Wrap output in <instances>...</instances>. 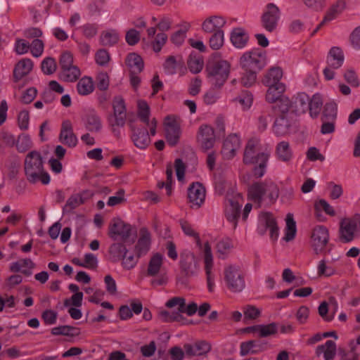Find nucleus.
I'll use <instances>...</instances> for the list:
<instances>
[{"label": "nucleus", "mask_w": 360, "mask_h": 360, "mask_svg": "<svg viewBox=\"0 0 360 360\" xmlns=\"http://www.w3.org/2000/svg\"><path fill=\"white\" fill-rule=\"evenodd\" d=\"M283 70L280 67L271 68L265 75L262 83L264 85H272L277 84H283L280 82L283 77Z\"/></svg>", "instance_id": "nucleus-33"}, {"label": "nucleus", "mask_w": 360, "mask_h": 360, "mask_svg": "<svg viewBox=\"0 0 360 360\" xmlns=\"http://www.w3.org/2000/svg\"><path fill=\"white\" fill-rule=\"evenodd\" d=\"M259 140L257 139H250L245 148L243 154V162L245 165H250L254 162V158L256 157V152L259 150Z\"/></svg>", "instance_id": "nucleus-31"}, {"label": "nucleus", "mask_w": 360, "mask_h": 360, "mask_svg": "<svg viewBox=\"0 0 360 360\" xmlns=\"http://www.w3.org/2000/svg\"><path fill=\"white\" fill-rule=\"evenodd\" d=\"M84 202V200L82 199V195L79 194L72 195L68 199L63 207V212H70Z\"/></svg>", "instance_id": "nucleus-53"}, {"label": "nucleus", "mask_w": 360, "mask_h": 360, "mask_svg": "<svg viewBox=\"0 0 360 360\" xmlns=\"http://www.w3.org/2000/svg\"><path fill=\"white\" fill-rule=\"evenodd\" d=\"M196 141L198 146L204 152L212 148L216 142V136L213 127L208 124L200 125L196 134Z\"/></svg>", "instance_id": "nucleus-14"}, {"label": "nucleus", "mask_w": 360, "mask_h": 360, "mask_svg": "<svg viewBox=\"0 0 360 360\" xmlns=\"http://www.w3.org/2000/svg\"><path fill=\"white\" fill-rule=\"evenodd\" d=\"M188 197L192 207L199 208L205 199V189L198 182L193 183L188 189Z\"/></svg>", "instance_id": "nucleus-21"}, {"label": "nucleus", "mask_w": 360, "mask_h": 360, "mask_svg": "<svg viewBox=\"0 0 360 360\" xmlns=\"http://www.w3.org/2000/svg\"><path fill=\"white\" fill-rule=\"evenodd\" d=\"M323 98L320 94H315L309 98L308 110L312 118H316L322 108Z\"/></svg>", "instance_id": "nucleus-37"}, {"label": "nucleus", "mask_w": 360, "mask_h": 360, "mask_svg": "<svg viewBox=\"0 0 360 360\" xmlns=\"http://www.w3.org/2000/svg\"><path fill=\"white\" fill-rule=\"evenodd\" d=\"M77 89L79 94L85 96L94 91L93 81L91 77H82L77 84Z\"/></svg>", "instance_id": "nucleus-47"}, {"label": "nucleus", "mask_w": 360, "mask_h": 360, "mask_svg": "<svg viewBox=\"0 0 360 360\" xmlns=\"http://www.w3.org/2000/svg\"><path fill=\"white\" fill-rule=\"evenodd\" d=\"M112 112L107 116V122L112 132L117 137L120 136L119 128L125 125L127 120V108L122 96H115L112 101Z\"/></svg>", "instance_id": "nucleus-3"}, {"label": "nucleus", "mask_w": 360, "mask_h": 360, "mask_svg": "<svg viewBox=\"0 0 360 360\" xmlns=\"http://www.w3.org/2000/svg\"><path fill=\"white\" fill-rule=\"evenodd\" d=\"M279 196V188L271 179L253 183L248 188V198L260 204L264 201L274 203Z\"/></svg>", "instance_id": "nucleus-2"}, {"label": "nucleus", "mask_w": 360, "mask_h": 360, "mask_svg": "<svg viewBox=\"0 0 360 360\" xmlns=\"http://www.w3.org/2000/svg\"><path fill=\"white\" fill-rule=\"evenodd\" d=\"M242 207V197L237 194L232 198L227 197L225 201L224 214L227 220L233 224V228L237 226L238 218Z\"/></svg>", "instance_id": "nucleus-16"}, {"label": "nucleus", "mask_w": 360, "mask_h": 360, "mask_svg": "<svg viewBox=\"0 0 360 360\" xmlns=\"http://www.w3.org/2000/svg\"><path fill=\"white\" fill-rule=\"evenodd\" d=\"M278 332V326L275 323H271L267 325H260L259 338H266L268 336L274 335Z\"/></svg>", "instance_id": "nucleus-58"}, {"label": "nucleus", "mask_w": 360, "mask_h": 360, "mask_svg": "<svg viewBox=\"0 0 360 360\" xmlns=\"http://www.w3.org/2000/svg\"><path fill=\"white\" fill-rule=\"evenodd\" d=\"M309 97L304 93H300L295 98V111L298 114L305 113L308 110Z\"/></svg>", "instance_id": "nucleus-45"}, {"label": "nucleus", "mask_w": 360, "mask_h": 360, "mask_svg": "<svg viewBox=\"0 0 360 360\" xmlns=\"http://www.w3.org/2000/svg\"><path fill=\"white\" fill-rule=\"evenodd\" d=\"M345 4L343 1H338L333 4L327 11L322 23H327L335 19L344 10Z\"/></svg>", "instance_id": "nucleus-36"}, {"label": "nucleus", "mask_w": 360, "mask_h": 360, "mask_svg": "<svg viewBox=\"0 0 360 360\" xmlns=\"http://www.w3.org/2000/svg\"><path fill=\"white\" fill-rule=\"evenodd\" d=\"M163 262V255L160 253L154 254L148 264V274L150 276L157 275L162 267Z\"/></svg>", "instance_id": "nucleus-42"}, {"label": "nucleus", "mask_w": 360, "mask_h": 360, "mask_svg": "<svg viewBox=\"0 0 360 360\" xmlns=\"http://www.w3.org/2000/svg\"><path fill=\"white\" fill-rule=\"evenodd\" d=\"M200 259L193 252L184 250L180 254L179 266L182 274L186 277L198 275L200 269Z\"/></svg>", "instance_id": "nucleus-9"}, {"label": "nucleus", "mask_w": 360, "mask_h": 360, "mask_svg": "<svg viewBox=\"0 0 360 360\" xmlns=\"http://www.w3.org/2000/svg\"><path fill=\"white\" fill-rule=\"evenodd\" d=\"M77 330L75 327L65 325L53 328L51 333L54 335H77V333H75Z\"/></svg>", "instance_id": "nucleus-57"}, {"label": "nucleus", "mask_w": 360, "mask_h": 360, "mask_svg": "<svg viewBox=\"0 0 360 360\" xmlns=\"http://www.w3.org/2000/svg\"><path fill=\"white\" fill-rule=\"evenodd\" d=\"M267 230L269 231L271 239L276 240L279 233L276 221L271 213L263 212L259 216L257 231L259 234L264 235Z\"/></svg>", "instance_id": "nucleus-12"}, {"label": "nucleus", "mask_w": 360, "mask_h": 360, "mask_svg": "<svg viewBox=\"0 0 360 360\" xmlns=\"http://www.w3.org/2000/svg\"><path fill=\"white\" fill-rule=\"evenodd\" d=\"M35 266L34 263L32 261V259L29 258L21 259L15 262H13L11 264L10 270L12 272L17 273L21 271L25 275L29 276L31 274V272L28 270H22L23 267H27L29 269H34Z\"/></svg>", "instance_id": "nucleus-38"}, {"label": "nucleus", "mask_w": 360, "mask_h": 360, "mask_svg": "<svg viewBox=\"0 0 360 360\" xmlns=\"http://www.w3.org/2000/svg\"><path fill=\"white\" fill-rule=\"evenodd\" d=\"M203 253L204 270L206 276L207 288L209 292H212L215 287L214 264L211 246L208 242L204 244Z\"/></svg>", "instance_id": "nucleus-11"}, {"label": "nucleus", "mask_w": 360, "mask_h": 360, "mask_svg": "<svg viewBox=\"0 0 360 360\" xmlns=\"http://www.w3.org/2000/svg\"><path fill=\"white\" fill-rule=\"evenodd\" d=\"M223 275L225 285L230 292L239 293L245 288V275L239 266L229 264L225 266Z\"/></svg>", "instance_id": "nucleus-4"}, {"label": "nucleus", "mask_w": 360, "mask_h": 360, "mask_svg": "<svg viewBox=\"0 0 360 360\" xmlns=\"http://www.w3.org/2000/svg\"><path fill=\"white\" fill-rule=\"evenodd\" d=\"M339 239L343 243H350L360 238V214L342 219L339 226Z\"/></svg>", "instance_id": "nucleus-5"}, {"label": "nucleus", "mask_w": 360, "mask_h": 360, "mask_svg": "<svg viewBox=\"0 0 360 360\" xmlns=\"http://www.w3.org/2000/svg\"><path fill=\"white\" fill-rule=\"evenodd\" d=\"M240 65L245 71L257 72L265 65V54L259 49L247 51L240 57Z\"/></svg>", "instance_id": "nucleus-8"}, {"label": "nucleus", "mask_w": 360, "mask_h": 360, "mask_svg": "<svg viewBox=\"0 0 360 360\" xmlns=\"http://www.w3.org/2000/svg\"><path fill=\"white\" fill-rule=\"evenodd\" d=\"M125 66L129 72L131 85L135 88V53H130L127 56Z\"/></svg>", "instance_id": "nucleus-51"}, {"label": "nucleus", "mask_w": 360, "mask_h": 360, "mask_svg": "<svg viewBox=\"0 0 360 360\" xmlns=\"http://www.w3.org/2000/svg\"><path fill=\"white\" fill-rule=\"evenodd\" d=\"M256 347L257 342L254 340L243 342L240 345V354L241 356H245L250 353L255 354L257 352Z\"/></svg>", "instance_id": "nucleus-61"}, {"label": "nucleus", "mask_w": 360, "mask_h": 360, "mask_svg": "<svg viewBox=\"0 0 360 360\" xmlns=\"http://www.w3.org/2000/svg\"><path fill=\"white\" fill-rule=\"evenodd\" d=\"M183 62L181 58H176L174 56L167 57L163 64L164 71L167 75H174L176 72L178 67L182 66Z\"/></svg>", "instance_id": "nucleus-41"}, {"label": "nucleus", "mask_w": 360, "mask_h": 360, "mask_svg": "<svg viewBox=\"0 0 360 360\" xmlns=\"http://www.w3.org/2000/svg\"><path fill=\"white\" fill-rule=\"evenodd\" d=\"M86 129L91 132H98L102 129V121L98 112L94 110H89L84 117Z\"/></svg>", "instance_id": "nucleus-25"}, {"label": "nucleus", "mask_w": 360, "mask_h": 360, "mask_svg": "<svg viewBox=\"0 0 360 360\" xmlns=\"http://www.w3.org/2000/svg\"><path fill=\"white\" fill-rule=\"evenodd\" d=\"M184 349L186 355L192 357L207 354L211 349V345L205 341H198L193 344H185Z\"/></svg>", "instance_id": "nucleus-24"}, {"label": "nucleus", "mask_w": 360, "mask_h": 360, "mask_svg": "<svg viewBox=\"0 0 360 360\" xmlns=\"http://www.w3.org/2000/svg\"><path fill=\"white\" fill-rule=\"evenodd\" d=\"M42 72L46 75H51L56 70V63L53 58H46L41 64Z\"/></svg>", "instance_id": "nucleus-60"}, {"label": "nucleus", "mask_w": 360, "mask_h": 360, "mask_svg": "<svg viewBox=\"0 0 360 360\" xmlns=\"http://www.w3.org/2000/svg\"><path fill=\"white\" fill-rule=\"evenodd\" d=\"M230 39L236 48L243 49L248 44L249 36L243 28L236 27L231 32Z\"/></svg>", "instance_id": "nucleus-28"}, {"label": "nucleus", "mask_w": 360, "mask_h": 360, "mask_svg": "<svg viewBox=\"0 0 360 360\" xmlns=\"http://www.w3.org/2000/svg\"><path fill=\"white\" fill-rule=\"evenodd\" d=\"M230 68L231 65L226 60H221L209 64L206 68L209 82L216 88H220L228 79Z\"/></svg>", "instance_id": "nucleus-6"}, {"label": "nucleus", "mask_w": 360, "mask_h": 360, "mask_svg": "<svg viewBox=\"0 0 360 360\" xmlns=\"http://www.w3.org/2000/svg\"><path fill=\"white\" fill-rule=\"evenodd\" d=\"M104 283L108 293L110 295H116L117 294V284L114 278L110 275H106L104 277Z\"/></svg>", "instance_id": "nucleus-64"}, {"label": "nucleus", "mask_w": 360, "mask_h": 360, "mask_svg": "<svg viewBox=\"0 0 360 360\" xmlns=\"http://www.w3.org/2000/svg\"><path fill=\"white\" fill-rule=\"evenodd\" d=\"M118 39V34L114 30L103 32L100 36L101 44L104 46H112L117 43Z\"/></svg>", "instance_id": "nucleus-48"}, {"label": "nucleus", "mask_w": 360, "mask_h": 360, "mask_svg": "<svg viewBox=\"0 0 360 360\" xmlns=\"http://www.w3.org/2000/svg\"><path fill=\"white\" fill-rule=\"evenodd\" d=\"M131 244H125V243H113L109 247L108 252L110 256V259L112 262H117L121 260L122 257L128 248H127V245H130Z\"/></svg>", "instance_id": "nucleus-34"}, {"label": "nucleus", "mask_w": 360, "mask_h": 360, "mask_svg": "<svg viewBox=\"0 0 360 360\" xmlns=\"http://www.w3.org/2000/svg\"><path fill=\"white\" fill-rule=\"evenodd\" d=\"M134 252V247L128 248L121 259L122 264L124 269H131L135 266Z\"/></svg>", "instance_id": "nucleus-52"}, {"label": "nucleus", "mask_w": 360, "mask_h": 360, "mask_svg": "<svg viewBox=\"0 0 360 360\" xmlns=\"http://www.w3.org/2000/svg\"><path fill=\"white\" fill-rule=\"evenodd\" d=\"M279 16L278 8L273 4H269L262 16L263 27L268 32H273L276 28Z\"/></svg>", "instance_id": "nucleus-17"}, {"label": "nucleus", "mask_w": 360, "mask_h": 360, "mask_svg": "<svg viewBox=\"0 0 360 360\" xmlns=\"http://www.w3.org/2000/svg\"><path fill=\"white\" fill-rule=\"evenodd\" d=\"M345 56L342 50L338 47H332L327 56V64L334 69L340 68L344 63Z\"/></svg>", "instance_id": "nucleus-29"}, {"label": "nucleus", "mask_w": 360, "mask_h": 360, "mask_svg": "<svg viewBox=\"0 0 360 360\" xmlns=\"http://www.w3.org/2000/svg\"><path fill=\"white\" fill-rule=\"evenodd\" d=\"M241 141L239 135L231 134L229 135L223 143L221 154L224 159L231 160L240 148Z\"/></svg>", "instance_id": "nucleus-20"}, {"label": "nucleus", "mask_w": 360, "mask_h": 360, "mask_svg": "<svg viewBox=\"0 0 360 360\" xmlns=\"http://www.w3.org/2000/svg\"><path fill=\"white\" fill-rule=\"evenodd\" d=\"M33 68V62L30 58H23L18 62L13 70V79L18 82L27 75Z\"/></svg>", "instance_id": "nucleus-26"}, {"label": "nucleus", "mask_w": 360, "mask_h": 360, "mask_svg": "<svg viewBox=\"0 0 360 360\" xmlns=\"http://www.w3.org/2000/svg\"><path fill=\"white\" fill-rule=\"evenodd\" d=\"M276 158L283 162H289L293 158V151L289 142L282 141L276 146L275 151Z\"/></svg>", "instance_id": "nucleus-27"}, {"label": "nucleus", "mask_w": 360, "mask_h": 360, "mask_svg": "<svg viewBox=\"0 0 360 360\" xmlns=\"http://www.w3.org/2000/svg\"><path fill=\"white\" fill-rule=\"evenodd\" d=\"M224 43V31H218L212 32V34L209 39L210 47L213 50L220 49Z\"/></svg>", "instance_id": "nucleus-50"}, {"label": "nucleus", "mask_w": 360, "mask_h": 360, "mask_svg": "<svg viewBox=\"0 0 360 360\" xmlns=\"http://www.w3.org/2000/svg\"><path fill=\"white\" fill-rule=\"evenodd\" d=\"M187 65L189 70L192 73L197 74L202 70L204 62L200 55L191 53L189 55Z\"/></svg>", "instance_id": "nucleus-40"}, {"label": "nucleus", "mask_w": 360, "mask_h": 360, "mask_svg": "<svg viewBox=\"0 0 360 360\" xmlns=\"http://www.w3.org/2000/svg\"><path fill=\"white\" fill-rule=\"evenodd\" d=\"M24 171L26 179L30 184L41 182L46 185L50 182V176L44 169L43 158L39 151L32 150L26 155Z\"/></svg>", "instance_id": "nucleus-1"}, {"label": "nucleus", "mask_w": 360, "mask_h": 360, "mask_svg": "<svg viewBox=\"0 0 360 360\" xmlns=\"http://www.w3.org/2000/svg\"><path fill=\"white\" fill-rule=\"evenodd\" d=\"M233 248L232 240L230 238H223L218 241L216 245L219 257L224 259L231 252Z\"/></svg>", "instance_id": "nucleus-43"}, {"label": "nucleus", "mask_w": 360, "mask_h": 360, "mask_svg": "<svg viewBox=\"0 0 360 360\" xmlns=\"http://www.w3.org/2000/svg\"><path fill=\"white\" fill-rule=\"evenodd\" d=\"M290 124L286 115H281L274 122V132L277 136H284L288 133Z\"/></svg>", "instance_id": "nucleus-35"}, {"label": "nucleus", "mask_w": 360, "mask_h": 360, "mask_svg": "<svg viewBox=\"0 0 360 360\" xmlns=\"http://www.w3.org/2000/svg\"><path fill=\"white\" fill-rule=\"evenodd\" d=\"M58 139L60 142L69 148H75L78 143V139L73 131L72 124L69 120L63 121Z\"/></svg>", "instance_id": "nucleus-18"}, {"label": "nucleus", "mask_w": 360, "mask_h": 360, "mask_svg": "<svg viewBox=\"0 0 360 360\" xmlns=\"http://www.w3.org/2000/svg\"><path fill=\"white\" fill-rule=\"evenodd\" d=\"M270 155V150L265 149L264 151L258 153L254 158V162L252 165H255L253 174L256 178H261L265 174Z\"/></svg>", "instance_id": "nucleus-22"}, {"label": "nucleus", "mask_w": 360, "mask_h": 360, "mask_svg": "<svg viewBox=\"0 0 360 360\" xmlns=\"http://www.w3.org/2000/svg\"><path fill=\"white\" fill-rule=\"evenodd\" d=\"M152 235L146 227H141L136 233V257L146 255L151 246Z\"/></svg>", "instance_id": "nucleus-19"}, {"label": "nucleus", "mask_w": 360, "mask_h": 360, "mask_svg": "<svg viewBox=\"0 0 360 360\" xmlns=\"http://www.w3.org/2000/svg\"><path fill=\"white\" fill-rule=\"evenodd\" d=\"M235 103H238L242 109L246 110L249 109L253 102L252 94L249 91H243L240 95L233 99Z\"/></svg>", "instance_id": "nucleus-49"}, {"label": "nucleus", "mask_w": 360, "mask_h": 360, "mask_svg": "<svg viewBox=\"0 0 360 360\" xmlns=\"http://www.w3.org/2000/svg\"><path fill=\"white\" fill-rule=\"evenodd\" d=\"M285 221L286 226L285 229V236L283 239L286 242H289L295 238L297 232L296 223L294 220L293 214L288 213L286 216Z\"/></svg>", "instance_id": "nucleus-39"}, {"label": "nucleus", "mask_w": 360, "mask_h": 360, "mask_svg": "<svg viewBox=\"0 0 360 360\" xmlns=\"http://www.w3.org/2000/svg\"><path fill=\"white\" fill-rule=\"evenodd\" d=\"M132 227L120 218H113L108 226V236L113 240H120L125 244H133Z\"/></svg>", "instance_id": "nucleus-7"}, {"label": "nucleus", "mask_w": 360, "mask_h": 360, "mask_svg": "<svg viewBox=\"0 0 360 360\" xmlns=\"http://www.w3.org/2000/svg\"><path fill=\"white\" fill-rule=\"evenodd\" d=\"M164 127L167 143L171 146H176L181 134L179 120L174 115H168L165 118Z\"/></svg>", "instance_id": "nucleus-15"}, {"label": "nucleus", "mask_w": 360, "mask_h": 360, "mask_svg": "<svg viewBox=\"0 0 360 360\" xmlns=\"http://www.w3.org/2000/svg\"><path fill=\"white\" fill-rule=\"evenodd\" d=\"M336 344L333 340H327L325 344L319 345L316 349V354H323L325 360H332L336 355Z\"/></svg>", "instance_id": "nucleus-32"}, {"label": "nucleus", "mask_w": 360, "mask_h": 360, "mask_svg": "<svg viewBox=\"0 0 360 360\" xmlns=\"http://www.w3.org/2000/svg\"><path fill=\"white\" fill-rule=\"evenodd\" d=\"M226 19L221 15H211L204 20L202 30L205 33H212L223 31L222 27L226 25Z\"/></svg>", "instance_id": "nucleus-23"}, {"label": "nucleus", "mask_w": 360, "mask_h": 360, "mask_svg": "<svg viewBox=\"0 0 360 360\" xmlns=\"http://www.w3.org/2000/svg\"><path fill=\"white\" fill-rule=\"evenodd\" d=\"M181 226L184 233L188 236L193 237L195 239L198 247L201 248L202 243L199 235L195 232L193 227L186 221H181Z\"/></svg>", "instance_id": "nucleus-56"}, {"label": "nucleus", "mask_w": 360, "mask_h": 360, "mask_svg": "<svg viewBox=\"0 0 360 360\" xmlns=\"http://www.w3.org/2000/svg\"><path fill=\"white\" fill-rule=\"evenodd\" d=\"M329 241V231L322 225L315 226L311 234V245L316 254L323 252Z\"/></svg>", "instance_id": "nucleus-13"}, {"label": "nucleus", "mask_w": 360, "mask_h": 360, "mask_svg": "<svg viewBox=\"0 0 360 360\" xmlns=\"http://www.w3.org/2000/svg\"><path fill=\"white\" fill-rule=\"evenodd\" d=\"M344 78L346 82L353 87H358L359 86V79L356 72L352 69H349L345 71Z\"/></svg>", "instance_id": "nucleus-63"}, {"label": "nucleus", "mask_w": 360, "mask_h": 360, "mask_svg": "<svg viewBox=\"0 0 360 360\" xmlns=\"http://www.w3.org/2000/svg\"><path fill=\"white\" fill-rule=\"evenodd\" d=\"M110 56L105 49H99L95 55L96 63L101 66H105L110 61Z\"/></svg>", "instance_id": "nucleus-62"}, {"label": "nucleus", "mask_w": 360, "mask_h": 360, "mask_svg": "<svg viewBox=\"0 0 360 360\" xmlns=\"http://www.w3.org/2000/svg\"><path fill=\"white\" fill-rule=\"evenodd\" d=\"M337 116V106L333 103H326L324 106L321 120H335Z\"/></svg>", "instance_id": "nucleus-55"}, {"label": "nucleus", "mask_w": 360, "mask_h": 360, "mask_svg": "<svg viewBox=\"0 0 360 360\" xmlns=\"http://www.w3.org/2000/svg\"><path fill=\"white\" fill-rule=\"evenodd\" d=\"M139 128V134L136 136V148H146L150 143V130L147 127Z\"/></svg>", "instance_id": "nucleus-46"}, {"label": "nucleus", "mask_w": 360, "mask_h": 360, "mask_svg": "<svg viewBox=\"0 0 360 360\" xmlns=\"http://www.w3.org/2000/svg\"><path fill=\"white\" fill-rule=\"evenodd\" d=\"M136 118L141 122L140 127H147L151 136L155 134L157 121L155 118L150 119V108L144 100H139L136 102Z\"/></svg>", "instance_id": "nucleus-10"}, {"label": "nucleus", "mask_w": 360, "mask_h": 360, "mask_svg": "<svg viewBox=\"0 0 360 360\" xmlns=\"http://www.w3.org/2000/svg\"><path fill=\"white\" fill-rule=\"evenodd\" d=\"M80 75L81 72L79 68L76 65H72L61 70L60 77L65 82H73L79 79Z\"/></svg>", "instance_id": "nucleus-44"}, {"label": "nucleus", "mask_w": 360, "mask_h": 360, "mask_svg": "<svg viewBox=\"0 0 360 360\" xmlns=\"http://www.w3.org/2000/svg\"><path fill=\"white\" fill-rule=\"evenodd\" d=\"M266 86H268V89L266 94V101L268 103H276V101L284 96L283 94L285 92L286 89L285 84H277Z\"/></svg>", "instance_id": "nucleus-30"}, {"label": "nucleus", "mask_w": 360, "mask_h": 360, "mask_svg": "<svg viewBox=\"0 0 360 360\" xmlns=\"http://www.w3.org/2000/svg\"><path fill=\"white\" fill-rule=\"evenodd\" d=\"M32 143L28 135L19 136L16 142L17 150L20 153H24L32 148Z\"/></svg>", "instance_id": "nucleus-59"}, {"label": "nucleus", "mask_w": 360, "mask_h": 360, "mask_svg": "<svg viewBox=\"0 0 360 360\" xmlns=\"http://www.w3.org/2000/svg\"><path fill=\"white\" fill-rule=\"evenodd\" d=\"M317 273L319 276L329 277L336 274L335 268L328 265L325 259H321L317 266Z\"/></svg>", "instance_id": "nucleus-54"}]
</instances>
